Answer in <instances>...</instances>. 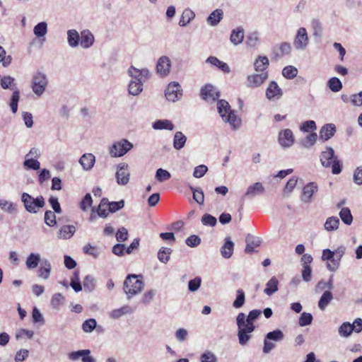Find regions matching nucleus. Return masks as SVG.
I'll return each instance as SVG.
<instances>
[{
  "mask_svg": "<svg viewBox=\"0 0 362 362\" xmlns=\"http://www.w3.org/2000/svg\"><path fill=\"white\" fill-rule=\"evenodd\" d=\"M129 172L127 164H122L116 172L117 182L121 185H125L129 180Z\"/></svg>",
  "mask_w": 362,
  "mask_h": 362,
  "instance_id": "nucleus-11",
  "label": "nucleus"
},
{
  "mask_svg": "<svg viewBox=\"0 0 362 362\" xmlns=\"http://www.w3.org/2000/svg\"><path fill=\"white\" fill-rule=\"evenodd\" d=\"M93 203L92 197L90 194H86L82 201L80 202V208L82 211H87L91 206Z\"/></svg>",
  "mask_w": 362,
  "mask_h": 362,
  "instance_id": "nucleus-54",
  "label": "nucleus"
},
{
  "mask_svg": "<svg viewBox=\"0 0 362 362\" xmlns=\"http://www.w3.org/2000/svg\"><path fill=\"white\" fill-rule=\"evenodd\" d=\"M133 148V144L127 139H122L113 144L110 148V154L113 157H120Z\"/></svg>",
  "mask_w": 362,
  "mask_h": 362,
  "instance_id": "nucleus-6",
  "label": "nucleus"
},
{
  "mask_svg": "<svg viewBox=\"0 0 362 362\" xmlns=\"http://www.w3.org/2000/svg\"><path fill=\"white\" fill-rule=\"evenodd\" d=\"M245 301V293L242 289H238L236 291V299L234 300L233 305L235 308H241Z\"/></svg>",
  "mask_w": 362,
  "mask_h": 362,
  "instance_id": "nucleus-42",
  "label": "nucleus"
},
{
  "mask_svg": "<svg viewBox=\"0 0 362 362\" xmlns=\"http://www.w3.org/2000/svg\"><path fill=\"white\" fill-rule=\"evenodd\" d=\"M75 231L76 228L74 226H63L59 231V238L63 239L70 238Z\"/></svg>",
  "mask_w": 362,
  "mask_h": 362,
  "instance_id": "nucleus-29",
  "label": "nucleus"
},
{
  "mask_svg": "<svg viewBox=\"0 0 362 362\" xmlns=\"http://www.w3.org/2000/svg\"><path fill=\"white\" fill-rule=\"evenodd\" d=\"M202 279L200 277H195L190 280L188 284V288L190 291H197L201 285Z\"/></svg>",
  "mask_w": 362,
  "mask_h": 362,
  "instance_id": "nucleus-63",
  "label": "nucleus"
},
{
  "mask_svg": "<svg viewBox=\"0 0 362 362\" xmlns=\"http://www.w3.org/2000/svg\"><path fill=\"white\" fill-rule=\"evenodd\" d=\"M201 243V239L195 235H192L186 240V244L189 247H196Z\"/></svg>",
  "mask_w": 362,
  "mask_h": 362,
  "instance_id": "nucleus-64",
  "label": "nucleus"
},
{
  "mask_svg": "<svg viewBox=\"0 0 362 362\" xmlns=\"http://www.w3.org/2000/svg\"><path fill=\"white\" fill-rule=\"evenodd\" d=\"M95 156L92 153H86L81 156L79 163L86 170H90L95 163Z\"/></svg>",
  "mask_w": 362,
  "mask_h": 362,
  "instance_id": "nucleus-20",
  "label": "nucleus"
},
{
  "mask_svg": "<svg viewBox=\"0 0 362 362\" xmlns=\"http://www.w3.org/2000/svg\"><path fill=\"white\" fill-rule=\"evenodd\" d=\"M234 244L230 238H226L224 245L221 247V253L224 258H229L233 252Z\"/></svg>",
  "mask_w": 362,
  "mask_h": 362,
  "instance_id": "nucleus-21",
  "label": "nucleus"
},
{
  "mask_svg": "<svg viewBox=\"0 0 362 362\" xmlns=\"http://www.w3.org/2000/svg\"><path fill=\"white\" fill-rule=\"evenodd\" d=\"M124 206V202L123 200L119 202H108V211L114 213L118 210L122 209Z\"/></svg>",
  "mask_w": 362,
  "mask_h": 362,
  "instance_id": "nucleus-55",
  "label": "nucleus"
},
{
  "mask_svg": "<svg viewBox=\"0 0 362 362\" xmlns=\"http://www.w3.org/2000/svg\"><path fill=\"white\" fill-rule=\"evenodd\" d=\"M280 49V54H276L275 57H280L285 54H288L291 52V47L289 43L288 42H283L280 45L279 47Z\"/></svg>",
  "mask_w": 362,
  "mask_h": 362,
  "instance_id": "nucleus-59",
  "label": "nucleus"
},
{
  "mask_svg": "<svg viewBox=\"0 0 362 362\" xmlns=\"http://www.w3.org/2000/svg\"><path fill=\"white\" fill-rule=\"evenodd\" d=\"M96 327V321L95 319L90 318L86 320L82 325V329L85 332H92Z\"/></svg>",
  "mask_w": 362,
  "mask_h": 362,
  "instance_id": "nucleus-53",
  "label": "nucleus"
},
{
  "mask_svg": "<svg viewBox=\"0 0 362 362\" xmlns=\"http://www.w3.org/2000/svg\"><path fill=\"white\" fill-rule=\"evenodd\" d=\"M206 62L210 63L211 64L218 67L221 70H222L225 73H228L230 71V68H229L228 65L226 63L219 60L216 57H208L206 59Z\"/></svg>",
  "mask_w": 362,
  "mask_h": 362,
  "instance_id": "nucleus-27",
  "label": "nucleus"
},
{
  "mask_svg": "<svg viewBox=\"0 0 362 362\" xmlns=\"http://www.w3.org/2000/svg\"><path fill=\"white\" fill-rule=\"evenodd\" d=\"M332 299L333 295L332 292L329 291H325L318 302L320 309L321 310H325Z\"/></svg>",
  "mask_w": 362,
  "mask_h": 362,
  "instance_id": "nucleus-25",
  "label": "nucleus"
},
{
  "mask_svg": "<svg viewBox=\"0 0 362 362\" xmlns=\"http://www.w3.org/2000/svg\"><path fill=\"white\" fill-rule=\"evenodd\" d=\"M181 86L178 83L173 82L168 84L165 95L169 101L175 102L180 99L182 95Z\"/></svg>",
  "mask_w": 362,
  "mask_h": 362,
  "instance_id": "nucleus-8",
  "label": "nucleus"
},
{
  "mask_svg": "<svg viewBox=\"0 0 362 362\" xmlns=\"http://www.w3.org/2000/svg\"><path fill=\"white\" fill-rule=\"evenodd\" d=\"M207 170H208V168L206 165H198L194 168L193 175L195 177L200 178L205 175V173L207 172Z\"/></svg>",
  "mask_w": 362,
  "mask_h": 362,
  "instance_id": "nucleus-62",
  "label": "nucleus"
},
{
  "mask_svg": "<svg viewBox=\"0 0 362 362\" xmlns=\"http://www.w3.org/2000/svg\"><path fill=\"white\" fill-rule=\"evenodd\" d=\"M200 95L205 101H216L220 96V93L211 84L203 86L200 91Z\"/></svg>",
  "mask_w": 362,
  "mask_h": 362,
  "instance_id": "nucleus-9",
  "label": "nucleus"
},
{
  "mask_svg": "<svg viewBox=\"0 0 362 362\" xmlns=\"http://www.w3.org/2000/svg\"><path fill=\"white\" fill-rule=\"evenodd\" d=\"M244 38V32L243 29L238 28L237 30H233L230 40L231 42L235 45L241 43Z\"/></svg>",
  "mask_w": 362,
  "mask_h": 362,
  "instance_id": "nucleus-33",
  "label": "nucleus"
},
{
  "mask_svg": "<svg viewBox=\"0 0 362 362\" xmlns=\"http://www.w3.org/2000/svg\"><path fill=\"white\" fill-rule=\"evenodd\" d=\"M129 72L131 74L132 76H134L136 78H141V80L143 78H148L149 75V72L147 69H137L134 68V66H131L129 69Z\"/></svg>",
  "mask_w": 362,
  "mask_h": 362,
  "instance_id": "nucleus-37",
  "label": "nucleus"
},
{
  "mask_svg": "<svg viewBox=\"0 0 362 362\" xmlns=\"http://www.w3.org/2000/svg\"><path fill=\"white\" fill-rule=\"evenodd\" d=\"M132 308L129 305H124L120 308L113 310L110 316L112 319H117L122 317V315L132 313Z\"/></svg>",
  "mask_w": 362,
  "mask_h": 362,
  "instance_id": "nucleus-34",
  "label": "nucleus"
},
{
  "mask_svg": "<svg viewBox=\"0 0 362 362\" xmlns=\"http://www.w3.org/2000/svg\"><path fill=\"white\" fill-rule=\"evenodd\" d=\"M298 70L293 66H287L282 70V75L286 78H293L296 76Z\"/></svg>",
  "mask_w": 362,
  "mask_h": 362,
  "instance_id": "nucleus-45",
  "label": "nucleus"
},
{
  "mask_svg": "<svg viewBox=\"0 0 362 362\" xmlns=\"http://www.w3.org/2000/svg\"><path fill=\"white\" fill-rule=\"evenodd\" d=\"M264 192V187L261 182H255L250 185L245 194V197H252Z\"/></svg>",
  "mask_w": 362,
  "mask_h": 362,
  "instance_id": "nucleus-19",
  "label": "nucleus"
},
{
  "mask_svg": "<svg viewBox=\"0 0 362 362\" xmlns=\"http://www.w3.org/2000/svg\"><path fill=\"white\" fill-rule=\"evenodd\" d=\"M313 321V316L310 313H303L299 317L298 323L301 327H304L311 324Z\"/></svg>",
  "mask_w": 362,
  "mask_h": 362,
  "instance_id": "nucleus-51",
  "label": "nucleus"
},
{
  "mask_svg": "<svg viewBox=\"0 0 362 362\" xmlns=\"http://www.w3.org/2000/svg\"><path fill=\"white\" fill-rule=\"evenodd\" d=\"M64 297L62 294L58 293H55L51 300V305L54 308H58L64 302Z\"/></svg>",
  "mask_w": 362,
  "mask_h": 362,
  "instance_id": "nucleus-56",
  "label": "nucleus"
},
{
  "mask_svg": "<svg viewBox=\"0 0 362 362\" xmlns=\"http://www.w3.org/2000/svg\"><path fill=\"white\" fill-rule=\"evenodd\" d=\"M339 216L345 224L350 225L352 223L353 217L349 208H342L339 212Z\"/></svg>",
  "mask_w": 362,
  "mask_h": 362,
  "instance_id": "nucleus-39",
  "label": "nucleus"
},
{
  "mask_svg": "<svg viewBox=\"0 0 362 362\" xmlns=\"http://www.w3.org/2000/svg\"><path fill=\"white\" fill-rule=\"evenodd\" d=\"M223 18V11L221 9L214 11L208 17L207 21L211 25H216Z\"/></svg>",
  "mask_w": 362,
  "mask_h": 362,
  "instance_id": "nucleus-28",
  "label": "nucleus"
},
{
  "mask_svg": "<svg viewBox=\"0 0 362 362\" xmlns=\"http://www.w3.org/2000/svg\"><path fill=\"white\" fill-rule=\"evenodd\" d=\"M328 86L333 92H338L342 88L341 82L337 77H332L329 80Z\"/></svg>",
  "mask_w": 362,
  "mask_h": 362,
  "instance_id": "nucleus-43",
  "label": "nucleus"
},
{
  "mask_svg": "<svg viewBox=\"0 0 362 362\" xmlns=\"http://www.w3.org/2000/svg\"><path fill=\"white\" fill-rule=\"evenodd\" d=\"M47 85V80L45 74L38 72L33 79L32 88L33 92L37 95H42Z\"/></svg>",
  "mask_w": 362,
  "mask_h": 362,
  "instance_id": "nucleus-7",
  "label": "nucleus"
},
{
  "mask_svg": "<svg viewBox=\"0 0 362 362\" xmlns=\"http://www.w3.org/2000/svg\"><path fill=\"white\" fill-rule=\"evenodd\" d=\"M195 16L194 13L189 8L184 10L179 21L180 26H185L187 25Z\"/></svg>",
  "mask_w": 362,
  "mask_h": 362,
  "instance_id": "nucleus-30",
  "label": "nucleus"
},
{
  "mask_svg": "<svg viewBox=\"0 0 362 362\" xmlns=\"http://www.w3.org/2000/svg\"><path fill=\"white\" fill-rule=\"evenodd\" d=\"M308 43L307 30L305 28L298 29L297 35L293 41V45L297 49H304Z\"/></svg>",
  "mask_w": 362,
  "mask_h": 362,
  "instance_id": "nucleus-10",
  "label": "nucleus"
},
{
  "mask_svg": "<svg viewBox=\"0 0 362 362\" xmlns=\"http://www.w3.org/2000/svg\"><path fill=\"white\" fill-rule=\"evenodd\" d=\"M153 127L155 129H168L173 130L175 127L171 121L168 119H160L156 121L153 124Z\"/></svg>",
  "mask_w": 362,
  "mask_h": 362,
  "instance_id": "nucleus-31",
  "label": "nucleus"
},
{
  "mask_svg": "<svg viewBox=\"0 0 362 362\" xmlns=\"http://www.w3.org/2000/svg\"><path fill=\"white\" fill-rule=\"evenodd\" d=\"M171 177L170 173L166 170L159 168L157 170L156 173V178L158 181L162 182L168 180Z\"/></svg>",
  "mask_w": 362,
  "mask_h": 362,
  "instance_id": "nucleus-47",
  "label": "nucleus"
},
{
  "mask_svg": "<svg viewBox=\"0 0 362 362\" xmlns=\"http://www.w3.org/2000/svg\"><path fill=\"white\" fill-rule=\"evenodd\" d=\"M172 250L168 247H162L158 252V258L163 263H167L170 259Z\"/></svg>",
  "mask_w": 362,
  "mask_h": 362,
  "instance_id": "nucleus-40",
  "label": "nucleus"
},
{
  "mask_svg": "<svg viewBox=\"0 0 362 362\" xmlns=\"http://www.w3.org/2000/svg\"><path fill=\"white\" fill-rule=\"evenodd\" d=\"M170 60L167 57H162L157 64V71L163 76H167L170 72Z\"/></svg>",
  "mask_w": 362,
  "mask_h": 362,
  "instance_id": "nucleus-15",
  "label": "nucleus"
},
{
  "mask_svg": "<svg viewBox=\"0 0 362 362\" xmlns=\"http://www.w3.org/2000/svg\"><path fill=\"white\" fill-rule=\"evenodd\" d=\"M0 207L9 213H12L16 211V206L13 204L8 202L4 199H0Z\"/></svg>",
  "mask_w": 362,
  "mask_h": 362,
  "instance_id": "nucleus-61",
  "label": "nucleus"
},
{
  "mask_svg": "<svg viewBox=\"0 0 362 362\" xmlns=\"http://www.w3.org/2000/svg\"><path fill=\"white\" fill-rule=\"evenodd\" d=\"M261 314L262 311L260 310L255 309L249 313L247 318L243 313H240L238 315L236 318L238 327V337L239 343L241 345H245L251 339V333L255 329L253 322L257 319Z\"/></svg>",
  "mask_w": 362,
  "mask_h": 362,
  "instance_id": "nucleus-1",
  "label": "nucleus"
},
{
  "mask_svg": "<svg viewBox=\"0 0 362 362\" xmlns=\"http://www.w3.org/2000/svg\"><path fill=\"white\" fill-rule=\"evenodd\" d=\"M94 42L93 35L88 30H83L81 33L80 45L83 48H88Z\"/></svg>",
  "mask_w": 362,
  "mask_h": 362,
  "instance_id": "nucleus-18",
  "label": "nucleus"
},
{
  "mask_svg": "<svg viewBox=\"0 0 362 362\" xmlns=\"http://www.w3.org/2000/svg\"><path fill=\"white\" fill-rule=\"evenodd\" d=\"M51 272V265L50 263L47 261H45L43 262V265L40 267L38 270V276L41 278L47 279Z\"/></svg>",
  "mask_w": 362,
  "mask_h": 362,
  "instance_id": "nucleus-41",
  "label": "nucleus"
},
{
  "mask_svg": "<svg viewBox=\"0 0 362 362\" xmlns=\"http://www.w3.org/2000/svg\"><path fill=\"white\" fill-rule=\"evenodd\" d=\"M187 141V137L181 132H177L173 139V147L176 150H180L184 147Z\"/></svg>",
  "mask_w": 362,
  "mask_h": 362,
  "instance_id": "nucleus-23",
  "label": "nucleus"
},
{
  "mask_svg": "<svg viewBox=\"0 0 362 362\" xmlns=\"http://www.w3.org/2000/svg\"><path fill=\"white\" fill-rule=\"evenodd\" d=\"M21 201L26 211L32 214L37 213L40 209L43 208L45 204V199L42 196L34 198L26 192L22 194Z\"/></svg>",
  "mask_w": 362,
  "mask_h": 362,
  "instance_id": "nucleus-5",
  "label": "nucleus"
},
{
  "mask_svg": "<svg viewBox=\"0 0 362 362\" xmlns=\"http://www.w3.org/2000/svg\"><path fill=\"white\" fill-rule=\"evenodd\" d=\"M193 193V199L199 204H202L204 201V192L201 189H195L191 187Z\"/></svg>",
  "mask_w": 362,
  "mask_h": 362,
  "instance_id": "nucleus-50",
  "label": "nucleus"
},
{
  "mask_svg": "<svg viewBox=\"0 0 362 362\" xmlns=\"http://www.w3.org/2000/svg\"><path fill=\"white\" fill-rule=\"evenodd\" d=\"M317 191V184L315 182H309L303 189L301 200L304 202H310L313 194Z\"/></svg>",
  "mask_w": 362,
  "mask_h": 362,
  "instance_id": "nucleus-14",
  "label": "nucleus"
},
{
  "mask_svg": "<svg viewBox=\"0 0 362 362\" xmlns=\"http://www.w3.org/2000/svg\"><path fill=\"white\" fill-rule=\"evenodd\" d=\"M336 132V127L333 124H327L324 125L320 132V138L324 141H327L332 138Z\"/></svg>",
  "mask_w": 362,
  "mask_h": 362,
  "instance_id": "nucleus-17",
  "label": "nucleus"
},
{
  "mask_svg": "<svg viewBox=\"0 0 362 362\" xmlns=\"http://www.w3.org/2000/svg\"><path fill=\"white\" fill-rule=\"evenodd\" d=\"M353 332V327L349 322H344L339 328V333L341 336L348 337Z\"/></svg>",
  "mask_w": 362,
  "mask_h": 362,
  "instance_id": "nucleus-46",
  "label": "nucleus"
},
{
  "mask_svg": "<svg viewBox=\"0 0 362 362\" xmlns=\"http://www.w3.org/2000/svg\"><path fill=\"white\" fill-rule=\"evenodd\" d=\"M144 286L141 275L129 274L124 282V291L129 298L139 293Z\"/></svg>",
  "mask_w": 362,
  "mask_h": 362,
  "instance_id": "nucleus-2",
  "label": "nucleus"
},
{
  "mask_svg": "<svg viewBox=\"0 0 362 362\" xmlns=\"http://www.w3.org/2000/svg\"><path fill=\"white\" fill-rule=\"evenodd\" d=\"M266 338L269 340L280 341L284 339V334L281 330L276 329L269 332Z\"/></svg>",
  "mask_w": 362,
  "mask_h": 362,
  "instance_id": "nucleus-57",
  "label": "nucleus"
},
{
  "mask_svg": "<svg viewBox=\"0 0 362 362\" xmlns=\"http://www.w3.org/2000/svg\"><path fill=\"white\" fill-rule=\"evenodd\" d=\"M268 78V72L250 75L247 76L248 86L256 88L261 86Z\"/></svg>",
  "mask_w": 362,
  "mask_h": 362,
  "instance_id": "nucleus-13",
  "label": "nucleus"
},
{
  "mask_svg": "<svg viewBox=\"0 0 362 362\" xmlns=\"http://www.w3.org/2000/svg\"><path fill=\"white\" fill-rule=\"evenodd\" d=\"M316 128L315 122L313 120L304 122L300 126V130L305 132H313Z\"/></svg>",
  "mask_w": 362,
  "mask_h": 362,
  "instance_id": "nucleus-58",
  "label": "nucleus"
},
{
  "mask_svg": "<svg viewBox=\"0 0 362 362\" xmlns=\"http://www.w3.org/2000/svg\"><path fill=\"white\" fill-rule=\"evenodd\" d=\"M282 95L281 89L279 87L278 84L275 81H272L267 90L266 96L268 99L271 100L274 98H279Z\"/></svg>",
  "mask_w": 362,
  "mask_h": 362,
  "instance_id": "nucleus-16",
  "label": "nucleus"
},
{
  "mask_svg": "<svg viewBox=\"0 0 362 362\" xmlns=\"http://www.w3.org/2000/svg\"><path fill=\"white\" fill-rule=\"evenodd\" d=\"M320 161L324 167H331L333 174H339L341 173V165L337 158L334 157V150L331 147H327L326 151L322 152Z\"/></svg>",
  "mask_w": 362,
  "mask_h": 362,
  "instance_id": "nucleus-4",
  "label": "nucleus"
},
{
  "mask_svg": "<svg viewBox=\"0 0 362 362\" xmlns=\"http://www.w3.org/2000/svg\"><path fill=\"white\" fill-rule=\"evenodd\" d=\"M278 279H276V276H273L267 283L266 288H264V292L268 296H272L273 293L278 291Z\"/></svg>",
  "mask_w": 362,
  "mask_h": 362,
  "instance_id": "nucleus-24",
  "label": "nucleus"
},
{
  "mask_svg": "<svg viewBox=\"0 0 362 362\" xmlns=\"http://www.w3.org/2000/svg\"><path fill=\"white\" fill-rule=\"evenodd\" d=\"M217 108L219 115L222 119L229 122L233 128L238 127L240 125V119L235 115L230 109L229 103L225 100H220L217 103Z\"/></svg>",
  "mask_w": 362,
  "mask_h": 362,
  "instance_id": "nucleus-3",
  "label": "nucleus"
},
{
  "mask_svg": "<svg viewBox=\"0 0 362 362\" xmlns=\"http://www.w3.org/2000/svg\"><path fill=\"white\" fill-rule=\"evenodd\" d=\"M339 224V220L337 217H329L325 223V228L328 231L334 230L338 228Z\"/></svg>",
  "mask_w": 362,
  "mask_h": 362,
  "instance_id": "nucleus-36",
  "label": "nucleus"
},
{
  "mask_svg": "<svg viewBox=\"0 0 362 362\" xmlns=\"http://www.w3.org/2000/svg\"><path fill=\"white\" fill-rule=\"evenodd\" d=\"M45 222L49 226H54L57 224L56 215L52 211H47L45 213Z\"/></svg>",
  "mask_w": 362,
  "mask_h": 362,
  "instance_id": "nucleus-48",
  "label": "nucleus"
},
{
  "mask_svg": "<svg viewBox=\"0 0 362 362\" xmlns=\"http://www.w3.org/2000/svg\"><path fill=\"white\" fill-rule=\"evenodd\" d=\"M107 207L108 199L107 198H103L97 209L98 216L103 218L107 217L108 215V211H107Z\"/></svg>",
  "mask_w": 362,
  "mask_h": 362,
  "instance_id": "nucleus-38",
  "label": "nucleus"
},
{
  "mask_svg": "<svg viewBox=\"0 0 362 362\" xmlns=\"http://www.w3.org/2000/svg\"><path fill=\"white\" fill-rule=\"evenodd\" d=\"M33 31L37 37H43L47 31V23L45 22L39 23L35 26Z\"/></svg>",
  "mask_w": 362,
  "mask_h": 362,
  "instance_id": "nucleus-44",
  "label": "nucleus"
},
{
  "mask_svg": "<svg viewBox=\"0 0 362 362\" xmlns=\"http://www.w3.org/2000/svg\"><path fill=\"white\" fill-rule=\"evenodd\" d=\"M40 260V257L38 254L31 253L26 259V267L30 269H35L37 267Z\"/></svg>",
  "mask_w": 362,
  "mask_h": 362,
  "instance_id": "nucleus-35",
  "label": "nucleus"
},
{
  "mask_svg": "<svg viewBox=\"0 0 362 362\" xmlns=\"http://www.w3.org/2000/svg\"><path fill=\"white\" fill-rule=\"evenodd\" d=\"M255 71L262 72H267V69L269 66V59L267 57H259L254 64Z\"/></svg>",
  "mask_w": 362,
  "mask_h": 362,
  "instance_id": "nucleus-22",
  "label": "nucleus"
},
{
  "mask_svg": "<svg viewBox=\"0 0 362 362\" xmlns=\"http://www.w3.org/2000/svg\"><path fill=\"white\" fill-rule=\"evenodd\" d=\"M279 141L284 147H290L294 143V136L291 129H286L280 132Z\"/></svg>",
  "mask_w": 362,
  "mask_h": 362,
  "instance_id": "nucleus-12",
  "label": "nucleus"
},
{
  "mask_svg": "<svg viewBox=\"0 0 362 362\" xmlns=\"http://www.w3.org/2000/svg\"><path fill=\"white\" fill-rule=\"evenodd\" d=\"M134 78L135 80L132 81L129 85V93L132 95H137L142 90V82L141 78Z\"/></svg>",
  "mask_w": 362,
  "mask_h": 362,
  "instance_id": "nucleus-26",
  "label": "nucleus"
},
{
  "mask_svg": "<svg viewBox=\"0 0 362 362\" xmlns=\"http://www.w3.org/2000/svg\"><path fill=\"white\" fill-rule=\"evenodd\" d=\"M19 98H20L19 91L18 90H14L12 94L11 103H10L11 109L13 113H16L17 112L18 103Z\"/></svg>",
  "mask_w": 362,
  "mask_h": 362,
  "instance_id": "nucleus-49",
  "label": "nucleus"
},
{
  "mask_svg": "<svg viewBox=\"0 0 362 362\" xmlns=\"http://www.w3.org/2000/svg\"><path fill=\"white\" fill-rule=\"evenodd\" d=\"M202 222L205 226H214L216 224V218L210 215V214H204L202 218Z\"/></svg>",
  "mask_w": 362,
  "mask_h": 362,
  "instance_id": "nucleus-60",
  "label": "nucleus"
},
{
  "mask_svg": "<svg viewBox=\"0 0 362 362\" xmlns=\"http://www.w3.org/2000/svg\"><path fill=\"white\" fill-rule=\"evenodd\" d=\"M67 34L69 45L72 47L78 46L81 38L78 33L76 30H69Z\"/></svg>",
  "mask_w": 362,
  "mask_h": 362,
  "instance_id": "nucleus-32",
  "label": "nucleus"
},
{
  "mask_svg": "<svg viewBox=\"0 0 362 362\" xmlns=\"http://www.w3.org/2000/svg\"><path fill=\"white\" fill-rule=\"evenodd\" d=\"M247 245L245 247V252L246 253H252L255 251V247H259L260 245V241L259 240H250L249 238L247 237L246 239Z\"/></svg>",
  "mask_w": 362,
  "mask_h": 362,
  "instance_id": "nucleus-52",
  "label": "nucleus"
}]
</instances>
